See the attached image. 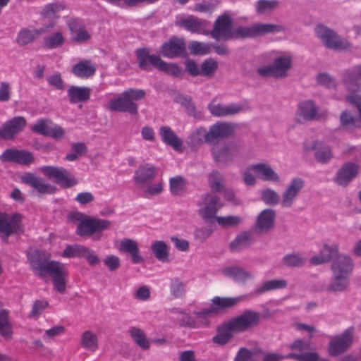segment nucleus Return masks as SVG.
<instances>
[{"instance_id":"39","label":"nucleus","mask_w":361,"mask_h":361,"mask_svg":"<svg viewBox=\"0 0 361 361\" xmlns=\"http://www.w3.org/2000/svg\"><path fill=\"white\" fill-rule=\"evenodd\" d=\"M276 78H283L287 75L288 71L291 67V58L280 56L276 58L272 63Z\"/></svg>"},{"instance_id":"52","label":"nucleus","mask_w":361,"mask_h":361,"mask_svg":"<svg viewBox=\"0 0 361 361\" xmlns=\"http://www.w3.org/2000/svg\"><path fill=\"white\" fill-rule=\"evenodd\" d=\"M185 284L179 279L171 280L170 284V293L174 298H180L185 294Z\"/></svg>"},{"instance_id":"60","label":"nucleus","mask_w":361,"mask_h":361,"mask_svg":"<svg viewBox=\"0 0 361 361\" xmlns=\"http://www.w3.org/2000/svg\"><path fill=\"white\" fill-rule=\"evenodd\" d=\"M214 220L225 228L238 226L241 222L240 217L237 216H216Z\"/></svg>"},{"instance_id":"56","label":"nucleus","mask_w":361,"mask_h":361,"mask_svg":"<svg viewBox=\"0 0 361 361\" xmlns=\"http://www.w3.org/2000/svg\"><path fill=\"white\" fill-rule=\"evenodd\" d=\"M0 334L4 337L10 336L12 334L8 322V313L5 310H0Z\"/></svg>"},{"instance_id":"25","label":"nucleus","mask_w":361,"mask_h":361,"mask_svg":"<svg viewBox=\"0 0 361 361\" xmlns=\"http://www.w3.org/2000/svg\"><path fill=\"white\" fill-rule=\"evenodd\" d=\"M156 173V168L153 165L148 163L140 165L135 171V183L140 188H144L153 181Z\"/></svg>"},{"instance_id":"36","label":"nucleus","mask_w":361,"mask_h":361,"mask_svg":"<svg viewBox=\"0 0 361 361\" xmlns=\"http://www.w3.org/2000/svg\"><path fill=\"white\" fill-rule=\"evenodd\" d=\"M96 70V66L90 61L85 59L74 65L71 71L77 77L86 78L93 75Z\"/></svg>"},{"instance_id":"46","label":"nucleus","mask_w":361,"mask_h":361,"mask_svg":"<svg viewBox=\"0 0 361 361\" xmlns=\"http://www.w3.org/2000/svg\"><path fill=\"white\" fill-rule=\"evenodd\" d=\"M151 250L158 260L164 262L169 261L168 247L164 241H155L151 245Z\"/></svg>"},{"instance_id":"38","label":"nucleus","mask_w":361,"mask_h":361,"mask_svg":"<svg viewBox=\"0 0 361 361\" xmlns=\"http://www.w3.org/2000/svg\"><path fill=\"white\" fill-rule=\"evenodd\" d=\"M288 286V283L284 279H273L269 280L261 286H258L252 293V295H259L265 292L286 288Z\"/></svg>"},{"instance_id":"21","label":"nucleus","mask_w":361,"mask_h":361,"mask_svg":"<svg viewBox=\"0 0 361 361\" xmlns=\"http://www.w3.org/2000/svg\"><path fill=\"white\" fill-rule=\"evenodd\" d=\"M318 109L312 100H305L298 105L295 115L296 121L299 123H305L308 121L319 119L317 115Z\"/></svg>"},{"instance_id":"1","label":"nucleus","mask_w":361,"mask_h":361,"mask_svg":"<svg viewBox=\"0 0 361 361\" xmlns=\"http://www.w3.org/2000/svg\"><path fill=\"white\" fill-rule=\"evenodd\" d=\"M27 258L30 268L35 275L41 278L47 275L51 276L55 289L61 293L65 292L67 270L63 264L57 261H50V255L40 250H35L30 253Z\"/></svg>"},{"instance_id":"18","label":"nucleus","mask_w":361,"mask_h":361,"mask_svg":"<svg viewBox=\"0 0 361 361\" xmlns=\"http://www.w3.org/2000/svg\"><path fill=\"white\" fill-rule=\"evenodd\" d=\"M26 124L27 121L24 117H13L0 128V138L4 140L13 139L25 128Z\"/></svg>"},{"instance_id":"12","label":"nucleus","mask_w":361,"mask_h":361,"mask_svg":"<svg viewBox=\"0 0 361 361\" xmlns=\"http://www.w3.org/2000/svg\"><path fill=\"white\" fill-rule=\"evenodd\" d=\"M160 53L164 57L170 59L186 56V44L184 39L172 37L161 45Z\"/></svg>"},{"instance_id":"2","label":"nucleus","mask_w":361,"mask_h":361,"mask_svg":"<svg viewBox=\"0 0 361 361\" xmlns=\"http://www.w3.org/2000/svg\"><path fill=\"white\" fill-rule=\"evenodd\" d=\"M236 125L233 123L218 121L212 125L209 130L200 127L193 130L188 137L190 147H198L207 143L210 145H216L218 142L233 135Z\"/></svg>"},{"instance_id":"37","label":"nucleus","mask_w":361,"mask_h":361,"mask_svg":"<svg viewBox=\"0 0 361 361\" xmlns=\"http://www.w3.org/2000/svg\"><path fill=\"white\" fill-rule=\"evenodd\" d=\"M350 276L333 273V278L327 287V291L337 293L345 291L349 286Z\"/></svg>"},{"instance_id":"22","label":"nucleus","mask_w":361,"mask_h":361,"mask_svg":"<svg viewBox=\"0 0 361 361\" xmlns=\"http://www.w3.org/2000/svg\"><path fill=\"white\" fill-rule=\"evenodd\" d=\"M21 216L15 214L11 216L0 213V233L7 238L13 233H18L20 227Z\"/></svg>"},{"instance_id":"26","label":"nucleus","mask_w":361,"mask_h":361,"mask_svg":"<svg viewBox=\"0 0 361 361\" xmlns=\"http://www.w3.org/2000/svg\"><path fill=\"white\" fill-rule=\"evenodd\" d=\"M361 78V64L346 70L343 75V82L348 92H359L360 84L358 80Z\"/></svg>"},{"instance_id":"42","label":"nucleus","mask_w":361,"mask_h":361,"mask_svg":"<svg viewBox=\"0 0 361 361\" xmlns=\"http://www.w3.org/2000/svg\"><path fill=\"white\" fill-rule=\"evenodd\" d=\"M233 332L235 331L228 327V322H225L218 329V334L212 338V341L220 345H224L232 338Z\"/></svg>"},{"instance_id":"29","label":"nucleus","mask_w":361,"mask_h":361,"mask_svg":"<svg viewBox=\"0 0 361 361\" xmlns=\"http://www.w3.org/2000/svg\"><path fill=\"white\" fill-rule=\"evenodd\" d=\"M249 169L254 171L259 178L264 181L279 182L280 180L278 173L267 164H252Z\"/></svg>"},{"instance_id":"7","label":"nucleus","mask_w":361,"mask_h":361,"mask_svg":"<svg viewBox=\"0 0 361 361\" xmlns=\"http://www.w3.org/2000/svg\"><path fill=\"white\" fill-rule=\"evenodd\" d=\"M317 37L329 49L346 50L351 47L348 40L341 38L334 30L324 25H318L315 28Z\"/></svg>"},{"instance_id":"64","label":"nucleus","mask_w":361,"mask_h":361,"mask_svg":"<svg viewBox=\"0 0 361 361\" xmlns=\"http://www.w3.org/2000/svg\"><path fill=\"white\" fill-rule=\"evenodd\" d=\"M51 123V121L48 119H39L31 128V130L35 133L47 136L50 128L49 124Z\"/></svg>"},{"instance_id":"33","label":"nucleus","mask_w":361,"mask_h":361,"mask_svg":"<svg viewBox=\"0 0 361 361\" xmlns=\"http://www.w3.org/2000/svg\"><path fill=\"white\" fill-rule=\"evenodd\" d=\"M67 94L71 104L86 102L90 98L91 89L88 87L71 85L67 91Z\"/></svg>"},{"instance_id":"63","label":"nucleus","mask_w":361,"mask_h":361,"mask_svg":"<svg viewBox=\"0 0 361 361\" xmlns=\"http://www.w3.org/2000/svg\"><path fill=\"white\" fill-rule=\"evenodd\" d=\"M287 358L295 359L298 361H319V355L317 353H290Z\"/></svg>"},{"instance_id":"57","label":"nucleus","mask_w":361,"mask_h":361,"mask_svg":"<svg viewBox=\"0 0 361 361\" xmlns=\"http://www.w3.org/2000/svg\"><path fill=\"white\" fill-rule=\"evenodd\" d=\"M218 66V63L214 59H207L201 64L200 74L204 76L212 77L217 70Z\"/></svg>"},{"instance_id":"13","label":"nucleus","mask_w":361,"mask_h":361,"mask_svg":"<svg viewBox=\"0 0 361 361\" xmlns=\"http://www.w3.org/2000/svg\"><path fill=\"white\" fill-rule=\"evenodd\" d=\"M56 25V20H51L43 27L37 28L26 27L21 29L18 33L16 43L21 47L26 46L34 42L42 34L49 32Z\"/></svg>"},{"instance_id":"35","label":"nucleus","mask_w":361,"mask_h":361,"mask_svg":"<svg viewBox=\"0 0 361 361\" xmlns=\"http://www.w3.org/2000/svg\"><path fill=\"white\" fill-rule=\"evenodd\" d=\"M159 135L161 140L166 145L172 147L175 150L181 149L183 141L168 126H161L159 128Z\"/></svg>"},{"instance_id":"43","label":"nucleus","mask_w":361,"mask_h":361,"mask_svg":"<svg viewBox=\"0 0 361 361\" xmlns=\"http://www.w3.org/2000/svg\"><path fill=\"white\" fill-rule=\"evenodd\" d=\"M340 126L346 130H354L360 127V120L348 111H343L340 115Z\"/></svg>"},{"instance_id":"41","label":"nucleus","mask_w":361,"mask_h":361,"mask_svg":"<svg viewBox=\"0 0 361 361\" xmlns=\"http://www.w3.org/2000/svg\"><path fill=\"white\" fill-rule=\"evenodd\" d=\"M222 273L237 282H244L252 277V274L238 267H230L223 269Z\"/></svg>"},{"instance_id":"34","label":"nucleus","mask_w":361,"mask_h":361,"mask_svg":"<svg viewBox=\"0 0 361 361\" xmlns=\"http://www.w3.org/2000/svg\"><path fill=\"white\" fill-rule=\"evenodd\" d=\"M252 238L253 235L251 232H241L230 243L229 248L232 252H240L247 249L252 244Z\"/></svg>"},{"instance_id":"5","label":"nucleus","mask_w":361,"mask_h":361,"mask_svg":"<svg viewBox=\"0 0 361 361\" xmlns=\"http://www.w3.org/2000/svg\"><path fill=\"white\" fill-rule=\"evenodd\" d=\"M245 29V27H238L232 30V20L230 16L223 15L219 16L215 21L214 28L209 32V35L216 40L228 41L231 39L245 38L240 30Z\"/></svg>"},{"instance_id":"32","label":"nucleus","mask_w":361,"mask_h":361,"mask_svg":"<svg viewBox=\"0 0 361 361\" xmlns=\"http://www.w3.org/2000/svg\"><path fill=\"white\" fill-rule=\"evenodd\" d=\"M311 148L314 151L315 160L320 164H327L333 158V153L331 147L322 142H314Z\"/></svg>"},{"instance_id":"11","label":"nucleus","mask_w":361,"mask_h":361,"mask_svg":"<svg viewBox=\"0 0 361 361\" xmlns=\"http://www.w3.org/2000/svg\"><path fill=\"white\" fill-rule=\"evenodd\" d=\"M21 180L24 184L33 188L37 192L38 197L44 195H52L56 191V188L54 185L47 183L44 178L37 176L33 173H25L21 177Z\"/></svg>"},{"instance_id":"3","label":"nucleus","mask_w":361,"mask_h":361,"mask_svg":"<svg viewBox=\"0 0 361 361\" xmlns=\"http://www.w3.org/2000/svg\"><path fill=\"white\" fill-rule=\"evenodd\" d=\"M136 56L138 66L141 70L151 71L152 68H156L175 77L181 75V69L178 65L165 62L159 55L150 54L146 48L137 49Z\"/></svg>"},{"instance_id":"44","label":"nucleus","mask_w":361,"mask_h":361,"mask_svg":"<svg viewBox=\"0 0 361 361\" xmlns=\"http://www.w3.org/2000/svg\"><path fill=\"white\" fill-rule=\"evenodd\" d=\"M208 183L212 193L221 192L224 188V176L218 171L214 170L209 175Z\"/></svg>"},{"instance_id":"49","label":"nucleus","mask_w":361,"mask_h":361,"mask_svg":"<svg viewBox=\"0 0 361 361\" xmlns=\"http://www.w3.org/2000/svg\"><path fill=\"white\" fill-rule=\"evenodd\" d=\"M306 260L300 254L292 253L285 255L282 259V264L287 267H300Z\"/></svg>"},{"instance_id":"27","label":"nucleus","mask_w":361,"mask_h":361,"mask_svg":"<svg viewBox=\"0 0 361 361\" xmlns=\"http://www.w3.org/2000/svg\"><path fill=\"white\" fill-rule=\"evenodd\" d=\"M118 250L128 253L134 264H140L144 262V258L140 255L137 243L132 239L126 238L120 242Z\"/></svg>"},{"instance_id":"20","label":"nucleus","mask_w":361,"mask_h":361,"mask_svg":"<svg viewBox=\"0 0 361 361\" xmlns=\"http://www.w3.org/2000/svg\"><path fill=\"white\" fill-rule=\"evenodd\" d=\"M276 212L272 209L262 211L255 224V231L259 234H265L272 230L275 225Z\"/></svg>"},{"instance_id":"40","label":"nucleus","mask_w":361,"mask_h":361,"mask_svg":"<svg viewBox=\"0 0 361 361\" xmlns=\"http://www.w3.org/2000/svg\"><path fill=\"white\" fill-rule=\"evenodd\" d=\"M65 44V37L61 31L46 35L43 39L44 46L49 49L61 48Z\"/></svg>"},{"instance_id":"62","label":"nucleus","mask_w":361,"mask_h":361,"mask_svg":"<svg viewBox=\"0 0 361 361\" xmlns=\"http://www.w3.org/2000/svg\"><path fill=\"white\" fill-rule=\"evenodd\" d=\"M48 306L49 302L47 300H37L35 301L28 317L37 318Z\"/></svg>"},{"instance_id":"17","label":"nucleus","mask_w":361,"mask_h":361,"mask_svg":"<svg viewBox=\"0 0 361 361\" xmlns=\"http://www.w3.org/2000/svg\"><path fill=\"white\" fill-rule=\"evenodd\" d=\"M210 23L204 19L199 18L194 16H188L185 18L181 19L179 22H176V25L183 27L192 33H200L204 35H209L207 27Z\"/></svg>"},{"instance_id":"31","label":"nucleus","mask_w":361,"mask_h":361,"mask_svg":"<svg viewBox=\"0 0 361 361\" xmlns=\"http://www.w3.org/2000/svg\"><path fill=\"white\" fill-rule=\"evenodd\" d=\"M353 269V263L350 257L345 255H338L332 263L333 273L350 276Z\"/></svg>"},{"instance_id":"23","label":"nucleus","mask_w":361,"mask_h":361,"mask_svg":"<svg viewBox=\"0 0 361 361\" xmlns=\"http://www.w3.org/2000/svg\"><path fill=\"white\" fill-rule=\"evenodd\" d=\"M2 161L14 162L16 164L29 166L34 161L32 154L26 150L16 149H7L0 156Z\"/></svg>"},{"instance_id":"54","label":"nucleus","mask_w":361,"mask_h":361,"mask_svg":"<svg viewBox=\"0 0 361 361\" xmlns=\"http://www.w3.org/2000/svg\"><path fill=\"white\" fill-rule=\"evenodd\" d=\"M212 44L197 41L192 42L189 45L191 54L195 55H206L211 52Z\"/></svg>"},{"instance_id":"15","label":"nucleus","mask_w":361,"mask_h":361,"mask_svg":"<svg viewBox=\"0 0 361 361\" xmlns=\"http://www.w3.org/2000/svg\"><path fill=\"white\" fill-rule=\"evenodd\" d=\"M284 30V27L280 25L260 23L240 30L242 32V35H245V38L257 37L267 34L283 32Z\"/></svg>"},{"instance_id":"10","label":"nucleus","mask_w":361,"mask_h":361,"mask_svg":"<svg viewBox=\"0 0 361 361\" xmlns=\"http://www.w3.org/2000/svg\"><path fill=\"white\" fill-rule=\"evenodd\" d=\"M111 225V223L109 220L87 217L78 224L75 233L82 237L90 236L109 229Z\"/></svg>"},{"instance_id":"45","label":"nucleus","mask_w":361,"mask_h":361,"mask_svg":"<svg viewBox=\"0 0 361 361\" xmlns=\"http://www.w3.org/2000/svg\"><path fill=\"white\" fill-rule=\"evenodd\" d=\"M97 337L91 331H85L81 335V346L91 352H94L98 349Z\"/></svg>"},{"instance_id":"16","label":"nucleus","mask_w":361,"mask_h":361,"mask_svg":"<svg viewBox=\"0 0 361 361\" xmlns=\"http://www.w3.org/2000/svg\"><path fill=\"white\" fill-rule=\"evenodd\" d=\"M353 328L346 329L341 335L331 341L329 345V354L332 356L338 355L345 352L352 344Z\"/></svg>"},{"instance_id":"4","label":"nucleus","mask_w":361,"mask_h":361,"mask_svg":"<svg viewBox=\"0 0 361 361\" xmlns=\"http://www.w3.org/2000/svg\"><path fill=\"white\" fill-rule=\"evenodd\" d=\"M145 95L143 90L129 88L117 98L110 99L108 108L111 111L125 112L132 116H137L138 105L136 102L144 99Z\"/></svg>"},{"instance_id":"55","label":"nucleus","mask_w":361,"mask_h":361,"mask_svg":"<svg viewBox=\"0 0 361 361\" xmlns=\"http://www.w3.org/2000/svg\"><path fill=\"white\" fill-rule=\"evenodd\" d=\"M179 99L180 104L185 109V111L189 116H192L195 118H201V113L197 111L191 97L183 96L180 97Z\"/></svg>"},{"instance_id":"47","label":"nucleus","mask_w":361,"mask_h":361,"mask_svg":"<svg viewBox=\"0 0 361 361\" xmlns=\"http://www.w3.org/2000/svg\"><path fill=\"white\" fill-rule=\"evenodd\" d=\"M129 334L134 342L142 350L149 349V342L142 330L137 327H132L129 330Z\"/></svg>"},{"instance_id":"28","label":"nucleus","mask_w":361,"mask_h":361,"mask_svg":"<svg viewBox=\"0 0 361 361\" xmlns=\"http://www.w3.org/2000/svg\"><path fill=\"white\" fill-rule=\"evenodd\" d=\"M357 173L358 167L355 164L347 163L338 171L334 180L340 185H347Z\"/></svg>"},{"instance_id":"51","label":"nucleus","mask_w":361,"mask_h":361,"mask_svg":"<svg viewBox=\"0 0 361 361\" xmlns=\"http://www.w3.org/2000/svg\"><path fill=\"white\" fill-rule=\"evenodd\" d=\"M260 197L267 205L274 206L279 203V195L272 189L267 188L262 190Z\"/></svg>"},{"instance_id":"19","label":"nucleus","mask_w":361,"mask_h":361,"mask_svg":"<svg viewBox=\"0 0 361 361\" xmlns=\"http://www.w3.org/2000/svg\"><path fill=\"white\" fill-rule=\"evenodd\" d=\"M305 186V180L301 178H294L282 194L281 204L282 207L290 208L293 206L295 198L298 197Z\"/></svg>"},{"instance_id":"48","label":"nucleus","mask_w":361,"mask_h":361,"mask_svg":"<svg viewBox=\"0 0 361 361\" xmlns=\"http://www.w3.org/2000/svg\"><path fill=\"white\" fill-rule=\"evenodd\" d=\"M277 0H258L256 2V12L259 15L271 13L279 6Z\"/></svg>"},{"instance_id":"9","label":"nucleus","mask_w":361,"mask_h":361,"mask_svg":"<svg viewBox=\"0 0 361 361\" xmlns=\"http://www.w3.org/2000/svg\"><path fill=\"white\" fill-rule=\"evenodd\" d=\"M39 171L49 178H54L55 183L63 188H69L78 184L75 176L63 167L44 166Z\"/></svg>"},{"instance_id":"59","label":"nucleus","mask_w":361,"mask_h":361,"mask_svg":"<svg viewBox=\"0 0 361 361\" xmlns=\"http://www.w3.org/2000/svg\"><path fill=\"white\" fill-rule=\"evenodd\" d=\"M178 324L183 328L197 329L200 327V322L196 320L190 316L188 313L185 312L181 317L177 319Z\"/></svg>"},{"instance_id":"14","label":"nucleus","mask_w":361,"mask_h":361,"mask_svg":"<svg viewBox=\"0 0 361 361\" xmlns=\"http://www.w3.org/2000/svg\"><path fill=\"white\" fill-rule=\"evenodd\" d=\"M238 152V146L233 142H228L221 146L212 145L211 153L215 162L228 164L233 161Z\"/></svg>"},{"instance_id":"53","label":"nucleus","mask_w":361,"mask_h":361,"mask_svg":"<svg viewBox=\"0 0 361 361\" xmlns=\"http://www.w3.org/2000/svg\"><path fill=\"white\" fill-rule=\"evenodd\" d=\"M86 247L80 245H68L63 250V256L65 257H83L85 252H87Z\"/></svg>"},{"instance_id":"24","label":"nucleus","mask_w":361,"mask_h":361,"mask_svg":"<svg viewBox=\"0 0 361 361\" xmlns=\"http://www.w3.org/2000/svg\"><path fill=\"white\" fill-rule=\"evenodd\" d=\"M210 114L216 117H226L238 114L243 111L244 106L240 104L231 103L227 106L212 100L208 105Z\"/></svg>"},{"instance_id":"8","label":"nucleus","mask_w":361,"mask_h":361,"mask_svg":"<svg viewBox=\"0 0 361 361\" xmlns=\"http://www.w3.org/2000/svg\"><path fill=\"white\" fill-rule=\"evenodd\" d=\"M261 320V314L257 311L245 310L242 314L228 321V327L235 332H245L257 326Z\"/></svg>"},{"instance_id":"30","label":"nucleus","mask_w":361,"mask_h":361,"mask_svg":"<svg viewBox=\"0 0 361 361\" xmlns=\"http://www.w3.org/2000/svg\"><path fill=\"white\" fill-rule=\"evenodd\" d=\"M245 298V295L234 298H221L216 296L212 300V303L211 306L213 307L215 314H217L220 311L236 306L238 303L244 300Z\"/></svg>"},{"instance_id":"58","label":"nucleus","mask_w":361,"mask_h":361,"mask_svg":"<svg viewBox=\"0 0 361 361\" xmlns=\"http://www.w3.org/2000/svg\"><path fill=\"white\" fill-rule=\"evenodd\" d=\"M65 8L61 3H51L44 6L42 11V16L46 18H54L56 15Z\"/></svg>"},{"instance_id":"61","label":"nucleus","mask_w":361,"mask_h":361,"mask_svg":"<svg viewBox=\"0 0 361 361\" xmlns=\"http://www.w3.org/2000/svg\"><path fill=\"white\" fill-rule=\"evenodd\" d=\"M193 314L196 318V322H200V327L202 325L207 324V319L214 314H216L212 306L203 309L200 311H194Z\"/></svg>"},{"instance_id":"50","label":"nucleus","mask_w":361,"mask_h":361,"mask_svg":"<svg viewBox=\"0 0 361 361\" xmlns=\"http://www.w3.org/2000/svg\"><path fill=\"white\" fill-rule=\"evenodd\" d=\"M170 191L173 195H181L185 190V181L181 176H176L170 178Z\"/></svg>"},{"instance_id":"6","label":"nucleus","mask_w":361,"mask_h":361,"mask_svg":"<svg viewBox=\"0 0 361 361\" xmlns=\"http://www.w3.org/2000/svg\"><path fill=\"white\" fill-rule=\"evenodd\" d=\"M199 215L206 221L212 223L218 211L223 207L220 198L214 193L207 192L201 195L197 202Z\"/></svg>"}]
</instances>
